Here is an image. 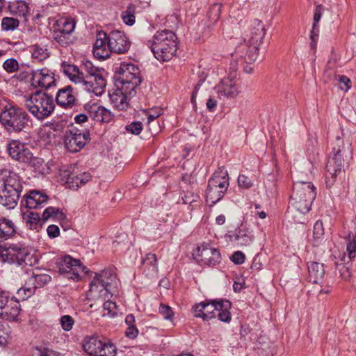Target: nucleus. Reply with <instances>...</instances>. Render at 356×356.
<instances>
[{
    "label": "nucleus",
    "mask_w": 356,
    "mask_h": 356,
    "mask_svg": "<svg viewBox=\"0 0 356 356\" xmlns=\"http://www.w3.org/2000/svg\"><path fill=\"white\" fill-rule=\"evenodd\" d=\"M24 106L29 112L40 121L49 118L56 107L54 97L41 90L31 93L26 99Z\"/></svg>",
    "instance_id": "1"
},
{
    "label": "nucleus",
    "mask_w": 356,
    "mask_h": 356,
    "mask_svg": "<svg viewBox=\"0 0 356 356\" xmlns=\"http://www.w3.org/2000/svg\"><path fill=\"white\" fill-rule=\"evenodd\" d=\"M149 44L155 58L161 61L170 60L177 51V37L168 30L157 32L148 41L147 44Z\"/></svg>",
    "instance_id": "2"
},
{
    "label": "nucleus",
    "mask_w": 356,
    "mask_h": 356,
    "mask_svg": "<svg viewBox=\"0 0 356 356\" xmlns=\"http://www.w3.org/2000/svg\"><path fill=\"white\" fill-rule=\"evenodd\" d=\"M0 122L9 133H19L32 127V120L22 108L15 106L6 107L0 114Z\"/></svg>",
    "instance_id": "3"
},
{
    "label": "nucleus",
    "mask_w": 356,
    "mask_h": 356,
    "mask_svg": "<svg viewBox=\"0 0 356 356\" xmlns=\"http://www.w3.org/2000/svg\"><path fill=\"white\" fill-rule=\"evenodd\" d=\"M316 195V188L311 182L299 180L293 185L290 204L299 212L305 213L311 209Z\"/></svg>",
    "instance_id": "4"
},
{
    "label": "nucleus",
    "mask_w": 356,
    "mask_h": 356,
    "mask_svg": "<svg viewBox=\"0 0 356 356\" xmlns=\"http://www.w3.org/2000/svg\"><path fill=\"white\" fill-rule=\"evenodd\" d=\"M229 176L225 167H220L214 172L209 179L206 191V200L210 206L220 201L227 191Z\"/></svg>",
    "instance_id": "5"
},
{
    "label": "nucleus",
    "mask_w": 356,
    "mask_h": 356,
    "mask_svg": "<svg viewBox=\"0 0 356 356\" xmlns=\"http://www.w3.org/2000/svg\"><path fill=\"white\" fill-rule=\"evenodd\" d=\"M32 255L29 249L20 243L0 245V259L10 264L31 266Z\"/></svg>",
    "instance_id": "6"
},
{
    "label": "nucleus",
    "mask_w": 356,
    "mask_h": 356,
    "mask_svg": "<svg viewBox=\"0 0 356 356\" xmlns=\"http://www.w3.org/2000/svg\"><path fill=\"white\" fill-rule=\"evenodd\" d=\"M61 67L63 73L75 83L87 79L95 80V77L102 76L101 70L89 60L83 62L81 69L66 62L62 63Z\"/></svg>",
    "instance_id": "7"
},
{
    "label": "nucleus",
    "mask_w": 356,
    "mask_h": 356,
    "mask_svg": "<svg viewBox=\"0 0 356 356\" xmlns=\"http://www.w3.org/2000/svg\"><path fill=\"white\" fill-rule=\"evenodd\" d=\"M118 72V83L122 88L131 92L136 91V88L141 83L139 68L132 63H121Z\"/></svg>",
    "instance_id": "8"
},
{
    "label": "nucleus",
    "mask_w": 356,
    "mask_h": 356,
    "mask_svg": "<svg viewBox=\"0 0 356 356\" xmlns=\"http://www.w3.org/2000/svg\"><path fill=\"white\" fill-rule=\"evenodd\" d=\"M193 256L197 262L207 266H215L220 261L219 250L209 244L198 246Z\"/></svg>",
    "instance_id": "9"
},
{
    "label": "nucleus",
    "mask_w": 356,
    "mask_h": 356,
    "mask_svg": "<svg viewBox=\"0 0 356 356\" xmlns=\"http://www.w3.org/2000/svg\"><path fill=\"white\" fill-rule=\"evenodd\" d=\"M8 155L19 163H28L32 158V152L28 145L19 140H12L6 145Z\"/></svg>",
    "instance_id": "10"
},
{
    "label": "nucleus",
    "mask_w": 356,
    "mask_h": 356,
    "mask_svg": "<svg viewBox=\"0 0 356 356\" xmlns=\"http://www.w3.org/2000/svg\"><path fill=\"white\" fill-rule=\"evenodd\" d=\"M343 164L344 160L339 149L334 156L329 159L326 165L327 174L325 184L327 188H331L334 185L337 177L342 172Z\"/></svg>",
    "instance_id": "11"
},
{
    "label": "nucleus",
    "mask_w": 356,
    "mask_h": 356,
    "mask_svg": "<svg viewBox=\"0 0 356 356\" xmlns=\"http://www.w3.org/2000/svg\"><path fill=\"white\" fill-rule=\"evenodd\" d=\"M89 133L81 132L78 129L70 130L65 136V146L71 152H77L82 149L90 140Z\"/></svg>",
    "instance_id": "12"
},
{
    "label": "nucleus",
    "mask_w": 356,
    "mask_h": 356,
    "mask_svg": "<svg viewBox=\"0 0 356 356\" xmlns=\"http://www.w3.org/2000/svg\"><path fill=\"white\" fill-rule=\"evenodd\" d=\"M108 47L111 52L122 54L127 53L131 46V42L126 34L121 31L115 30L107 35Z\"/></svg>",
    "instance_id": "13"
},
{
    "label": "nucleus",
    "mask_w": 356,
    "mask_h": 356,
    "mask_svg": "<svg viewBox=\"0 0 356 356\" xmlns=\"http://www.w3.org/2000/svg\"><path fill=\"white\" fill-rule=\"evenodd\" d=\"M215 90L220 98H234L241 92V86L232 76L222 79Z\"/></svg>",
    "instance_id": "14"
},
{
    "label": "nucleus",
    "mask_w": 356,
    "mask_h": 356,
    "mask_svg": "<svg viewBox=\"0 0 356 356\" xmlns=\"http://www.w3.org/2000/svg\"><path fill=\"white\" fill-rule=\"evenodd\" d=\"M31 83L35 88L47 89L55 83L54 74L47 68L33 70L31 72Z\"/></svg>",
    "instance_id": "15"
},
{
    "label": "nucleus",
    "mask_w": 356,
    "mask_h": 356,
    "mask_svg": "<svg viewBox=\"0 0 356 356\" xmlns=\"http://www.w3.org/2000/svg\"><path fill=\"white\" fill-rule=\"evenodd\" d=\"M74 168L72 165L67 167V169L62 171L60 176L63 180L69 184L70 188L77 189L88 183L91 179V175L89 172H83L75 175L72 172V169Z\"/></svg>",
    "instance_id": "16"
},
{
    "label": "nucleus",
    "mask_w": 356,
    "mask_h": 356,
    "mask_svg": "<svg viewBox=\"0 0 356 356\" xmlns=\"http://www.w3.org/2000/svg\"><path fill=\"white\" fill-rule=\"evenodd\" d=\"M107 38V34L104 31H99L97 33L96 41L93 45V54L96 58L104 60L110 56L111 51Z\"/></svg>",
    "instance_id": "17"
},
{
    "label": "nucleus",
    "mask_w": 356,
    "mask_h": 356,
    "mask_svg": "<svg viewBox=\"0 0 356 356\" xmlns=\"http://www.w3.org/2000/svg\"><path fill=\"white\" fill-rule=\"evenodd\" d=\"M229 238L241 247L250 245L254 239L252 231L243 224L235 230L233 234H229Z\"/></svg>",
    "instance_id": "18"
},
{
    "label": "nucleus",
    "mask_w": 356,
    "mask_h": 356,
    "mask_svg": "<svg viewBox=\"0 0 356 356\" xmlns=\"http://www.w3.org/2000/svg\"><path fill=\"white\" fill-rule=\"evenodd\" d=\"M135 94L136 91L129 92L128 90L126 91L124 90L122 86H120V88L118 85V88L109 93V97L114 106L120 111H123L128 107V98L131 96H134Z\"/></svg>",
    "instance_id": "19"
},
{
    "label": "nucleus",
    "mask_w": 356,
    "mask_h": 356,
    "mask_svg": "<svg viewBox=\"0 0 356 356\" xmlns=\"http://www.w3.org/2000/svg\"><path fill=\"white\" fill-rule=\"evenodd\" d=\"M259 47L258 45L249 44L246 40H244L243 43L236 47L235 55L243 58L247 63H251L258 58Z\"/></svg>",
    "instance_id": "20"
},
{
    "label": "nucleus",
    "mask_w": 356,
    "mask_h": 356,
    "mask_svg": "<svg viewBox=\"0 0 356 356\" xmlns=\"http://www.w3.org/2000/svg\"><path fill=\"white\" fill-rule=\"evenodd\" d=\"M89 116L94 120L100 122H109L113 119L112 113L98 104L87 105L86 107Z\"/></svg>",
    "instance_id": "21"
},
{
    "label": "nucleus",
    "mask_w": 356,
    "mask_h": 356,
    "mask_svg": "<svg viewBox=\"0 0 356 356\" xmlns=\"http://www.w3.org/2000/svg\"><path fill=\"white\" fill-rule=\"evenodd\" d=\"M20 195L15 190L6 188L0 181V204L8 209H13L20 198Z\"/></svg>",
    "instance_id": "22"
},
{
    "label": "nucleus",
    "mask_w": 356,
    "mask_h": 356,
    "mask_svg": "<svg viewBox=\"0 0 356 356\" xmlns=\"http://www.w3.org/2000/svg\"><path fill=\"white\" fill-rule=\"evenodd\" d=\"M83 88L89 92L94 93L96 96H101L105 91L106 82L103 76L95 77V79H84L81 83Z\"/></svg>",
    "instance_id": "23"
},
{
    "label": "nucleus",
    "mask_w": 356,
    "mask_h": 356,
    "mask_svg": "<svg viewBox=\"0 0 356 356\" xmlns=\"http://www.w3.org/2000/svg\"><path fill=\"white\" fill-rule=\"evenodd\" d=\"M76 97L72 86H68L58 90L56 97L57 104L63 108L71 107L75 104Z\"/></svg>",
    "instance_id": "24"
},
{
    "label": "nucleus",
    "mask_w": 356,
    "mask_h": 356,
    "mask_svg": "<svg viewBox=\"0 0 356 356\" xmlns=\"http://www.w3.org/2000/svg\"><path fill=\"white\" fill-rule=\"evenodd\" d=\"M266 35V29L261 21L255 19L251 24V32L248 43L259 46Z\"/></svg>",
    "instance_id": "25"
},
{
    "label": "nucleus",
    "mask_w": 356,
    "mask_h": 356,
    "mask_svg": "<svg viewBox=\"0 0 356 356\" xmlns=\"http://www.w3.org/2000/svg\"><path fill=\"white\" fill-rule=\"evenodd\" d=\"M60 270L67 273H72L75 279L79 280L80 277L79 273L83 270V268L79 260L73 259L70 256H66L63 258Z\"/></svg>",
    "instance_id": "26"
},
{
    "label": "nucleus",
    "mask_w": 356,
    "mask_h": 356,
    "mask_svg": "<svg viewBox=\"0 0 356 356\" xmlns=\"http://www.w3.org/2000/svg\"><path fill=\"white\" fill-rule=\"evenodd\" d=\"M95 275L106 288L111 289L110 294L113 295L117 292L118 280L112 270H104Z\"/></svg>",
    "instance_id": "27"
},
{
    "label": "nucleus",
    "mask_w": 356,
    "mask_h": 356,
    "mask_svg": "<svg viewBox=\"0 0 356 356\" xmlns=\"http://www.w3.org/2000/svg\"><path fill=\"white\" fill-rule=\"evenodd\" d=\"M26 197V205L30 209L42 208L47 202L48 197L46 194L37 191H30Z\"/></svg>",
    "instance_id": "28"
},
{
    "label": "nucleus",
    "mask_w": 356,
    "mask_h": 356,
    "mask_svg": "<svg viewBox=\"0 0 356 356\" xmlns=\"http://www.w3.org/2000/svg\"><path fill=\"white\" fill-rule=\"evenodd\" d=\"M308 273L309 282L314 284L321 283L325 274L324 264L316 261L309 263Z\"/></svg>",
    "instance_id": "29"
},
{
    "label": "nucleus",
    "mask_w": 356,
    "mask_h": 356,
    "mask_svg": "<svg viewBox=\"0 0 356 356\" xmlns=\"http://www.w3.org/2000/svg\"><path fill=\"white\" fill-rule=\"evenodd\" d=\"M104 341H102L97 336H86L83 342V348L90 356H97L100 353V348L102 347Z\"/></svg>",
    "instance_id": "30"
},
{
    "label": "nucleus",
    "mask_w": 356,
    "mask_h": 356,
    "mask_svg": "<svg viewBox=\"0 0 356 356\" xmlns=\"http://www.w3.org/2000/svg\"><path fill=\"white\" fill-rule=\"evenodd\" d=\"M111 289L106 288L95 276L90 284L88 296L93 299L106 298L110 294Z\"/></svg>",
    "instance_id": "31"
},
{
    "label": "nucleus",
    "mask_w": 356,
    "mask_h": 356,
    "mask_svg": "<svg viewBox=\"0 0 356 356\" xmlns=\"http://www.w3.org/2000/svg\"><path fill=\"white\" fill-rule=\"evenodd\" d=\"M6 186V188L15 190L17 193L21 195L23 191L25 182L15 172H9L5 178L1 181Z\"/></svg>",
    "instance_id": "32"
},
{
    "label": "nucleus",
    "mask_w": 356,
    "mask_h": 356,
    "mask_svg": "<svg viewBox=\"0 0 356 356\" xmlns=\"http://www.w3.org/2000/svg\"><path fill=\"white\" fill-rule=\"evenodd\" d=\"M19 307V301L13 296L11 299L9 300V302L6 306L3 314L1 315L0 317L9 321L17 320L20 312Z\"/></svg>",
    "instance_id": "33"
},
{
    "label": "nucleus",
    "mask_w": 356,
    "mask_h": 356,
    "mask_svg": "<svg viewBox=\"0 0 356 356\" xmlns=\"http://www.w3.org/2000/svg\"><path fill=\"white\" fill-rule=\"evenodd\" d=\"M143 266L147 276H155L158 273L157 259L155 254L149 253L143 260Z\"/></svg>",
    "instance_id": "34"
},
{
    "label": "nucleus",
    "mask_w": 356,
    "mask_h": 356,
    "mask_svg": "<svg viewBox=\"0 0 356 356\" xmlns=\"http://www.w3.org/2000/svg\"><path fill=\"white\" fill-rule=\"evenodd\" d=\"M15 233V227L12 220L0 218V242L9 238Z\"/></svg>",
    "instance_id": "35"
},
{
    "label": "nucleus",
    "mask_w": 356,
    "mask_h": 356,
    "mask_svg": "<svg viewBox=\"0 0 356 356\" xmlns=\"http://www.w3.org/2000/svg\"><path fill=\"white\" fill-rule=\"evenodd\" d=\"M202 308L206 310L204 321H209L216 317V312L220 307V300H205L202 302Z\"/></svg>",
    "instance_id": "36"
},
{
    "label": "nucleus",
    "mask_w": 356,
    "mask_h": 356,
    "mask_svg": "<svg viewBox=\"0 0 356 356\" xmlns=\"http://www.w3.org/2000/svg\"><path fill=\"white\" fill-rule=\"evenodd\" d=\"M75 28V22L71 18H61L57 20L54 25V30L60 31L64 34H71Z\"/></svg>",
    "instance_id": "37"
},
{
    "label": "nucleus",
    "mask_w": 356,
    "mask_h": 356,
    "mask_svg": "<svg viewBox=\"0 0 356 356\" xmlns=\"http://www.w3.org/2000/svg\"><path fill=\"white\" fill-rule=\"evenodd\" d=\"M220 307L217 311L218 318L220 321L228 323L231 320V314L229 309L231 307V302L229 300H220Z\"/></svg>",
    "instance_id": "38"
},
{
    "label": "nucleus",
    "mask_w": 356,
    "mask_h": 356,
    "mask_svg": "<svg viewBox=\"0 0 356 356\" xmlns=\"http://www.w3.org/2000/svg\"><path fill=\"white\" fill-rule=\"evenodd\" d=\"M51 277L47 274L36 275L29 278V284L33 285L32 287L40 288L51 281Z\"/></svg>",
    "instance_id": "39"
},
{
    "label": "nucleus",
    "mask_w": 356,
    "mask_h": 356,
    "mask_svg": "<svg viewBox=\"0 0 356 356\" xmlns=\"http://www.w3.org/2000/svg\"><path fill=\"white\" fill-rule=\"evenodd\" d=\"M42 217L44 220H47L49 218H54L60 220L65 218V216L63 211H60L59 209L49 207L44 209Z\"/></svg>",
    "instance_id": "40"
},
{
    "label": "nucleus",
    "mask_w": 356,
    "mask_h": 356,
    "mask_svg": "<svg viewBox=\"0 0 356 356\" xmlns=\"http://www.w3.org/2000/svg\"><path fill=\"white\" fill-rule=\"evenodd\" d=\"M161 115V111L160 109L156 111H152L147 113V126L149 131L152 134H156L159 131V128L154 127V125H151L152 122H153L157 118H159Z\"/></svg>",
    "instance_id": "41"
},
{
    "label": "nucleus",
    "mask_w": 356,
    "mask_h": 356,
    "mask_svg": "<svg viewBox=\"0 0 356 356\" xmlns=\"http://www.w3.org/2000/svg\"><path fill=\"white\" fill-rule=\"evenodd\" d=\"M102 347L100 348V353L97 356H115L116 348L109 341H104Z\"/></svg>",
    "instance_id": "42"
},
{
    "label": "nucleus",
    "mask_w": 356,
    "mask_h": 356,
    "mask_svg": "<svg viewBox=\"0 0 356 356\" xmlns=\"http://www.w3.org/2000/svg\"><path fill=\"white\" fill-rule=\"evenodd\" d=\"M32 56L38 60H43L49 56V52L45 47L35 44L33 46Z\"/></svg>",
    "instance_id": "43"
},
{
    "label": "nucleus",
    "mask_w": 356,
    "mask_h": 356,
    "mask_svg": "<svg viewBox=\"0 0 356 356\" xmlns=\"http://www.w3.org/2000/svg\"><path fill=\"white\" fill-rule=\"evenodd\" d=\"M134 10V6L130 5L127 7L126 11L122 13L123 22L129 26H131L135 23Z\"/></svg>",
    "instance_id": "44"
},
{
    "label": "nucleus",
    "mask_w": 356,
    "mask_h": 356,
    "mask_svg": "<svg viewBox=\"0 0 356 356\" xmlns=\"http://www.w3.org/2000/svg\"><path fill=\"white\" fill-rule=\"evenodd\" d=\"M31 167L33 168L35 171L40 173H44L45 163L42 159L33 156L32 154V158L27 163Z\"/></svg>",
    "instance_id": "45"
},
{
    "label": "nucleus",
    "mask_w": 356,
    "mask_h": 356,
    "mask_svg": "<svg viewBox=\"0 0 356 356\" xmlns=\"http://www.w3.org/2000/svg\"><path fill=\"white\" fill-rule=\"evenodd\" d=\"M324 227L321 220H317L314 225L313 234L314 239L316 243H318L323 238Z\"/></svg>",
    "instance_id": "46"
},
{
    "label": "nucleus",
    "mask_w": 356,
    "mask_h": 356,
    "mask_svg": "<svg viewBox=\"0 0 356 356\" xmlns=\"http://www.w3.org/2000/svg\"><path fill=\"white\" fill-rule=\"evenodd\" d=\"M221 8L222 5L220 3H214L210 7L208 13V16L209 19L212 22H217L220 18L221 13Z\"/></svg>",
    "instance_id": "47"
},
{
    "label": "nucleus",
    "mask_w": 356,
    "mask_h": 356,
    "mask_svg": "<svg viewBox=\"0 0 356 356\" xmlns=\"http://www.w3.org/2000/svg\"><path fill=\"white\" fill-rule=\"evenodd\" d=\"M19 26V21L12 17H5L1 22L2 29L5 31H12Z\"/></svg>",
    "instance_id": "48"
},
{
    "label": "nucleus",
    "mask_w": 356,
    "mask_h": 356,
    "mask_svg": "<svg viewBox=\"0 0 356 356\" xmlns=\"http://www.w3.org/2000/svg\"><path fill=\"white\" fill-rule=\"evenodd\" d=\"M3 69L8 73H13L19 70V63L15 58H8L3 63Z\"/></svg>",
    "instance_id": "49"
},
{
    "label": "nucleus",
    "mask_w": 356,
    "mask_h": 356,
    "mask_svg": "<svg viewBox=\"0 0 356 356\" xmlns=\"http://www.w3.org/2000/svg\"><path fill=\"white\" fill-rule=\"evenodd\" d=\"M199 197L191 192H187L182 196L181 200L184 204H189L192 207L197 205Z\"/></svg>",
    "instance_id": "50"
},
{
    "label": "nucleus",
    "mask_w": 356,
    "mask_h": 356,
    "mask_svg": "<svg viewBox=\"0 0 356 356\" xmlns=\"http://www.w3.org/2000/svg\"><path fill=\"white\" fill-rule=\"evenodd\" d=\"M60 323L64 330L70 331L72 329L74 321L71 316L64 315L61 316L60 319Z\"/></svg>",
    "instance_id": "51"
},
{
    "label": "nucleus",
    "mask_w": 356,
    "mask_h": 356,
    "mask_svg": "<svg viewBox=\"0 0 356 356\" xmlns=\"http://www.w3.org/2000/svg\"><path fill=\"white\" fill-rule=\"evenodd\" d=\"M35 287L24 286L18 289L17 294L22 300H26L34 294Z\"/></svg>",
    "instance_id": "52"
},
{
    "label": "nucleus",
    "mask_w": 356,
    "mask_h": 356,
    "mask_svg": "<svg viewBox=\"0 0 356 356\" xmlns=\"http://www.w3.org/2000/svg\"><path fill=\"white\" fill-rule=\"evenodd\" d=\"M70 34H64L60 31L54 30V38L62 46H66L69 44V38Z\"/></svg>",
    "instance_id": "53"
},
{
    "label": "nucleus",
    "mask_w": 356,
    "mask_h": 356,
    "mask_svg": "<svg viewBox=\"0 0 356 356\" xmlns=\"http://www.w3.org/2000/svg\"><path fill=\"white\" fill-rule=\"evenodd\" d=\"M159 313L163 316L165 319L170 321L172 320L174 313L170 306L161 304L159 307Z\"/></svg>",
    "instance_id": "54"
},
{
    "label": "nucleus",
    "mask_w": 356,
    "mask_h": 356,
    "mask_svg": "<svg viewBox=\"0 0 356 356\" xmlns=\"http://www.w3.org/2000/svg\"><path fill=\"white\" fill-rule=\"evenodd\" d=\"M103 307H104V310L108 311L107 314L108 316H114L118 313L117 305H116L115 302H114L113 301H111V300L106 301L103 305Z\"/></svg>",
    "instance_id": "55"
},
{
    "label": "nucleus",
    "mask_w": 356,
    "mask_h": 356,
    "mask_svg": "<svg viewBox=\"0 0 356 356\" xmlns=\"http://www.w3.org/2000/svg\"><path fill=\"white\" fill-rule=\"evenodd\" d=\"M125 129L132 134L138 135L143 129V126L140 122H134L131 124L127 125Z\"/></svg>",
    "instance_id": "56"
},
{
    "label": "nucleus",
    "mask_w": 356,
    "mask_h": 356,
    "mask_svg": "<svg viewBox=\"0 0 356 356\" xmlns=\"http://www.w3.org/2000/svg\"><path fill=\"white\" fill-rule=\"evenodd\" d=\"M339 88L347 92L351 88V81L348 77L344 75L339 76Z\"/></svg>",
    "instance_id": "57"
},
{
    "label": "nucleus",
    "mask_w": 356,
    "mask_h": 356,
    "mask_svg": "<svg viewBox=\"0 0 356 356\" xmlns=\"http://www.w3.org/2000/svg\"><path fill=\"white\" fill-rule=\"evenodd\" d=\"M238 184L240 188H249L252 186V180L245 175H239Z\"/></svg>",
    "instance_id": "58"
},
{
    "label": "nucleus",
    "mask_w": 356,
    "mask_h": 356,
    "mask_svg": "<svg viewBox=\"0 0 356 356\" xmlns=\"http://www.w3.org/2000/svg\"><path fill=\"white\" fill-rule=\"evenodd\" d=\"M10 294L6 291H0V316L3 314V309L9 302Z\"/></svg>",
    "instance_id": "59"
},
{
    "label": "nucleus",
    "mask_w": 356,
    "mask_h": 356,
    "mask_svg": "<svg viewBox=\"0 0 356 356\" xmlns=\"http://www.w3.org/2000/svg\"><path fill=\"white\" fill-rule=\"evenodd\" d=\"M318 26L316 24H313L312 29L310 33V39L312 40L311 42V47L312 49H315L316 45V40L318 37Z\"/></svg>",
    "instance_id": "60"
},
{
    "label": "nucleus",
    "mask_w": 356,
    "mask_h": 356,
    "mask_svg": "<svg viewBox=\"0 0 356 356\" xmlns=\"http://www.w3.org/2000/svg\"><path fill=\"white\" fill-rule=\"evenodd\" d=\"M193 312L194 316L201 318L204 321V314L206 310L202 308V302L199 304H196L193 307Z\"/></svg>",
    "instance_id": "61"
},
{
    "label": "nucleus",
    "mask_w": 356,
    "mask_h": 356,
    "mask_svg": "<svg viewBox=\"0 0 356 356\" xmlns=\"http://www.w3.org/2000/svg\"><path fill=\"white\" fill-rule=\"evenodd\" d=\"M340 275L343 280H348L350 277L351 273L348 267L346 266L343 264H337Z\"/></svg>",
    "instance_id": "62"
},
{
    "label": "nucleus",
    "mask_w": 356,
    "mask_h": 356,
    "mask_svg": "<svg viewBox=\"0 0 356 356\" xmlns=\"http://www.w3.org/2000/svg\"><path fill=\"white\" fill-rule=\"evenodd\" d=\"M346 250L348 253V257L350 259H352L355 257V251H356L355 239H353L352 241H350L347 244Z\"/></svg>",
    "instance_id": "63"
},
{
    "label": "nucleus",
    "mask_w": 356,
    "mask_h": 356,
    "mask_svg": "<svg viewBox=\"0 0 356 356\" xmlns=\"http://www.w3.org/2000/svg\"><path fill=\"white\" fill-rule=\"evenodd\" d=\"M231 259L236 264H241L245 261V255L242 252L237 251L232 254Z\"/></svg>",
    "instance_id": "64"
}]
</instances>
